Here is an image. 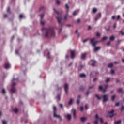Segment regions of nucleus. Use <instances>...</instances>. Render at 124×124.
<instances>
[{
    "mask_svg": "<svg viewBox=\"0 0 124 124\" xmlns=\"http://www.w3.org/2000/svg\"><path fill=\"white\" fill-rule=\"evenodd\" d=\"M95 118L97 119H98L99 118V117L98 116V114H96Z\"/></svg>",
    "mask_w": 124,
    "mask_h": 124,
    "instance_id": "obj_52",
    "label": "nucleus"
},
{
    "mask_svg": "<svg viewBox=\"0 0 124 124\" xmlns=\"http://www.w3.org/2000/svg\"><path fill=\"white\" fill-rule=\"evenodd\" d=\"M5 68L6 69H8V68H10V64H9V63H6L5 64Z\"/></svg>",
    "mask_w": 124,
    "mask_h": 124,
    "instance_id": "obj_13",
    "label": "nucleus"
},
{
    "mask_svg": "<svg viewBox=\"0 0 124 124\" xmlns=\"http://www.w3.org/2000/svg\"><path fill=\"white\" fill-rule=\"evenodd\" d=\"M47 58L51 59V56H50V52H48L47 54Z\"/></svg>",
    "mask_w": 124,
    "mask_h": 124,
    "instance_id": "obj_36",
    "label": "nucleus"
},
{
    "mask_svg": "<svg viewBox=\"0 0 124 124\" xmlns=\"http://www.w3.org/2000/svg\"><path fill=\"white\" fill-rule=\"evenodd\" d=\"M16 85V83L14 82L12 84V87L14 88V87H15V86Z\"/></svg>",
    "mask_w": 124,
    "mask_h": 124,
    "instance_id": "obj_34",
    "label": "nucleus"
},
{
    "mask_svg": "<svg viewBox=\"0 0 124 124\" xmlns=\"http://www.w3.org/2000/svg\"><path fill=\"white\" fill-rule=\"evenodd\" d=\"M86 120H87V118H86V117H81L80 118V121H81L82 122H85V121H86Z\"/></svg>",
    "mask_w": 124,
    "mask_h": 124,
    "instance_id": "obj_24",
    "label": "nucleus"
},
{
    "mask_svg": "<svg viewBox=\"0 0 124 124\" xmlns=\"http://www.w3.org/2000/svg\"><path fill=\"white\" fill-rule=\"evenodd\" d=\"M114 39H115V37L114 36H111L109 38V40H110V41H113V40H114Z\"/></svg>",
    "mask_w": 124,
    "mask_h": 124,
    "instance_id": "obj_25",
    "label": "nucleus"
},
{
    "mask_svg": "<svg viewBox=\"0 0 124 124\" xmlns=\"http://www.w3.org/2000/svg\"><path fill=\"white\" fill-rule=\"evenodd\" d=\"M120 19H121V16L120 15L117 16V21H118V20H120Z\"/></svg>",
    "mask_w": 124,
    "mask_h": 124,
    "instance_id": "obj_45",
    "label": "nucleus"
},
{
    "mask_svg": "<svg viewBox=\"0 0 124 124\" xmlns=\"http://www.w3.org/2000/svg\"><path fill=\"white\" fill-rule=\"evenodd\" d=\"M111 74H114L115 73V71L114 70H111Z\"/></svg>",
    "mask_w": 124,
    "mask_h": 124,
    "instance_id": "obj_51",
    "label": "nucleus"
},
{
    "mask_svg": "<svg viewBox=\"0 0 124 124\" xmlns=\"http://www.w3.org/2000/svg\"><path fill=\"white\" fill-rule=\"evenodd\" d=\"M108 37L106 36L103 37L102 39V41H104V40H106L107 39Z\"/></svg>",
    "mask_w": 124,
    "mask_h": 124,
    "instance_id": "obj_30",
    "label": "nucleus"
},
{
    "mask_svg": "<svg viewBox=\"0 0 124 124\" xmlns=\"http://www.w3.org/2000/svg\"><path fill=\"white\" fill-rule=\"evenodd\" d=\"M95 40V38H93L91 40V43L93 47H95L94 51H98L100 50V47H96V44H97V41H94Z\"/></svg>",
    "mask_w": 124,
    "mask_h": 124,
    "instance_id": "obj_2",
    "label": "nucleus"
},
{
    "mask_svg": "<svg viewBox=\"0 0 124 124\" xmlns=\"http://www.w3.org/2000/svg\"><path fill=\"white\" fill-rule=\"evenodd\" d=\"M14 112L16 113H18V109L17 108H15L14 110H13Z\"/></svg>",
    "mask_w": 124,
    "mask_h": 124,
    "instance_id": "obj_31",
    "label": "nucleus"
},
{
    "mask_svg": "<svg viewBox=\"0 0 124 124\" xmlns=\"http://www.w3.org/2000/svg\"><path fill=\"white\" fill-rule=\"evenodd\" d=\"M115 18H116V17L114 16H112V20H115Z\"/></svg>",
    "mask_w": 124,
    "mask_h": 124,
    "instance_id": "obj_61",
    "label": "nucleus"
},
{
    "mask_svg": "<svg viewBox=\"0 0 124 124\" xmlns=\"http://www.w3.org/2000/svg\"><path fill=\"white\" fill-rule=\"evenodd\" d=\"M2 93H3V94H5V90L4 89H3L2 90Z\"/></svg>",
    "mask_w": 124,
    "mask_h": 124,
    "instance_id": "obj_35",
    "label": "nucleus"
},
{
    "mask_svg": "<svg viewBox=\"0 0 124 124\" xmlns=\"http://www.w3.org/2000/svg\"><path fill=\"white\" fill-rule=\"evenodd\" d=\"M80 104V100L79 99H78L77 100V104Z\"/></svg>",
    "mask_w": 124,
    "mask_h": 124,
    "instance_id": "obj_37",
    "label": "nucleus"
},
{
    "mask_svg": "<svg viewBox=\"0 0 124 124\" xmlns=\"http://www.w3.org/2000/svg\"><path fill=\"white\" fill-rule=\"evenodd\" d=\"M85 109L86 110H88V105H85Z\"/></svg>",
    "mask_w": 124,
    "mask_h": 124,
    "instance_id": "obj_62",
    "label": "nucleus"
},
{
    "mask_svg": "<svg viewBox=\"0 0 124 124\" xmlns=\"http://www.w3.org/2000/svg\"><path fill=\"white\" fill-rule=\"evenodd\" d=\"M93 88V85H92L91 86L89 87V90H91V89Z\"/></svg>",
    "mask_w": 124,
    "mask_h": 124,
    "instance_id": "obj_54",
    "label": "nucleus"
},
{
    "mask_svg": "<svg viewBox=\"0 0 124 124\" xmlns=\"http://www.w3.org/2000/svg\"><path fill=\"white\" fill-rule=\"evenodd\" d=\"M80 111L81 112H83V111H84V107H80Z\"/></svg>",
    "mask_w": 124,
    "mask_h": 124,
    "instance_id": "obj_47",
    "label": "nucleus"
},
{
    "mask_svg": "<svg viewBox=\"0 0 124 124\" xmlns=\"http://www.w3.org/2000/svg\"><path fill=\"white\" fill-rule=\"evenodd\" d=\"M72 113L73 114V118L74 119L76 118V110H75L74 108H73L72 109Z\"/></svg>",
    "mask_w": 124,
    "mask_h": 124,
    "instance_id": "obj_11",
    "label": "nucleus"
},
{
    "mask_svg": "<svg viewBox=\"0 0 124 124\" xmlns=\"http://www.w3.org/2000/svg\"><path fill=\"white\" fill-rule=\"evenodd\" d=\"M115 98H116V95H113L112 96H111V100H112V101H114Z\"/></svg>",
    "mask_w": 124,
    "mask_h": 124,
    "instance_id": "obj_26",
    "label": "nucleus"
},
{
    "mask_svg": "<svg viewBox=\"0 0 124 124\" xmlns=\"http://www.w3.org/2000/svg\"><path fill=\"white\" fill-rule=\"evenodd\" d=\"M87 56V53H84L81 54V59L82 60H85V58H86Z\"/></svg>",
    "mask_w": 124,
    "mask_h": 124,
    "instance_id": "obj_14",
    "label": "nucleus"
},
{
    "mask_svg": "<svg viewBox=\"0 0 124 124\" xmlns=\"http://www.w3.org/2000/svg\"><path fill=\"white\" fill-rule=\"evenodd\" d=\"M100 122L102 124L103 123V120L102 118H100Z\"/></svg>",
    "mask_w": 124,
    "mask_h": 124,
    "instance_id": "obj_55",
    "label": "nucleus"
},
{
    "mask_svg": "<svg viewBox=\"0 0 124 124\" xmlns=\"http://www.w3.org/2000/svg\"><path fill=\"white\" fill-rule=\"evenodd\" d=\"M65 8L67 9V14H68V12H69V6H68V4H65Z\"/></svg>",
    "mask_w": 124,
    "mask_h": 124,
    "instance_id": "obj_15",
    "label": "nucleus"
},
{
    "mask_svg": "<svg viewBox=\"0 0 124 124\" xmlns=\"http://www.w3.org/2000/svg\"><path fill=\"white\" fill-rule=\"evenodd\" d=\"M108 87V84L106 85L104 87H102V86L100 85L99 87V89L100 91H102L103 93H105L106 92V90H107V88Z\"/></svg>",
    "mask_w": 124,
    "mask_h": 124,
    "instance_id": "obj_5",
    "label": "nucleus"
},
{
    "mask_svg": "<svg viewBox=\"0 0 124 124\" xmlns=\"http://www.w3.org/2000/svg\"><path fill=\"white\" fill-rule=\"evenodd\" d=\"M113 66H114V65L113 64V63H111L108 65V67L112 68V67H113Z\"/></svg>",
    "mask_w": 124,
    "mask_h": 124,
    "instance_id": "obj_22",
    "label": "nucleus"
},
{
    "mask_svg": "<svg viewBox=\"0 0 124 124\" xmlns=\"http://www.w3.org/2000/svg\"><path fill=\"white\" fill-rule=\"evenodd\" d=\"M88 41V39H86L85 40H84L83 41V42L84 43H85V42H87Z\"/></svg>",
    "mask_w": 124,
    "mask_h": 124,
    "instance_id": "obj_53",
    "label": "nucleus"
},
{
    "mask_svg": "<svg viewBox=\"0 0 124 124\" xmlns=\"http://www.w3.org/2000/svg\"><path fill=\"white\" fill-rule=\"evenodd\" d=\"M96 97H97V98H98V99H101V97H99V96H98V95H95Z\"/></svg>",
    "mask_w": 124,
    "mask_h": 124,
    "instance_id": "obj_38",
    "label": "nucleus"
},
{
    "mask_svg": "<svg viewBox=\"0 0 124 124\" xmlns=\"http://www.w3.org/2000/svg\"><path fill=\"white\" fill-rule=\"evenodd\" d=\"M70 53H71V59H72V60H73V59L75 58V50H71Z\"/></svg>",
    "mask_w": 124,
    "mask_h": 124,
    "instance_id": "obj_6",
    "label": "nucleus"
},
{
    "mask_svg": "<svg viewBox=\"0 0 124 124\" xmlns=\"http://www.w3.org/2000/svg\"><path fill=\"white\" fill-rule=\"evenodd\" d=\"M114 110H112L110 111H108V114H109V118H113L114 116H115V114H114Z\"/></svg>",
    "mask_w": 124,
    "mask_h": 124,
    "instance_id": "obj_8",
    "label": "nucleus"
},
{
    "mask_svg": "<svg viewBox=\"0 0 124 124\" xmlns=\"http://www.w3.org/2000/svg\"><path fill=\"white\" fill-rule=\"evenodd\" d=\"M103 102L108 101V94L104 95L103 96Z\"/></svg>",
    "mask_w": 124,
    "mask_h": 124,
    "instance_id": "obj_10",
    "label": "nucleus"
},
{
    "mask_svg": "<svg viewBox=\"0 0 124 124\" xmlns=\"http://www.w3.org/2000/svg\"><path fill=\"white\" fill-rule=\"evenodd\" d=\"M109 81H110V78H108L106 80V83H108V82H109Z\"/></svg>",
    "mask_w": 124,
    "mask_h": 124,
    "instance_id": "obj_46",
    "label": "nucleus"
},
{
    "mask_svg": "<svg viewBox=\"0 0 124 124\" xmlns=\"http://www.w3.org/2000/svg\"><path fill=\"white\" fill-rule=\"evenodd\" d=\"M92 11L93 13H96V12H97V9L96 8H94L93 9Z\"/></svg>",
    "mask_w": 124,
    "mask_h": 124,
    "instance_id": "obj_20",
    "label": "nucleus"
},
{
    "mask_svg": "<svg viewBox=\"0 0 124 124\" xmlns=\"http://www.w3.org/2000/svg\"><path fill=\"white\" fill-rule=\"evenodd\" d=\"M2 124H7V122H6V121H5V120H3L2 121Z\"/></svg>",
    "mask_w": 124,
    "mask_h": 124,
    "instance_id": "obj_39",
    "label": "nucleus"
},
{
    "mask_svg": "<svg viewBox=\"0 0 124 124\" xmlns=\"http://www.w3.org/2000/svg\"><path fill=\"white\" fill-rule=\"evenodd\" d=\"M93 63L91 64L92 66H94L95 65V63H96V62L95 61H93Z\"/></svg>",
    "mask_w": 124,
    "mask_h": 124,
    "instance_id": "obj_28",
    "label": "nucleus"
},
{
    "mask_svg": "<svg viewBox=\"0 0 124 124\" xmlns=\"http://www.w3.org/2000/svg\"><path fill=\"white\" fill-rule=\"evenodd\" d=\"M96 35L97 37H98L100 36V33L99 32H97Z\"/></svg>",
    "mask_w": 124,
    "mask_h": 124,
    "instance_id": "obj_41",
    "label": "nucleus"
},
{
    "mask_svg": "<svg viewBox=\"0 0 124 124\" xmlns=\"http://www.w3.org/2000/svg\"><path fill=\"white\" fill-rule=\"evenodd\" d=\"M53 10L54 11H55V12L56 13H57V15H58L59 16H60V17H56L57 20H58V22L59 24H61V27H63V24H62L61 22V21H62V15H61V14L59 13V12L57 11L56 10V9L54 8L53 9Z\"/></svg>",
    "mask_w": 124,
    "mask_h": 124,
    "instance_id": "obj_3",
    "label": "nucleus"
},
{
    "mask_svg": "<svg viewBox=\"0 0 124 124\" xmlns=\"http://www.w3.org/2000/svg\"><path fill=\"white\" fill-rule=\"evenodd\" d=\"M65 93L67 94V90H68V84L65 83L64 85Z\"/></svg>",
    "mask_w": 124,
    "mask_h": 124,
    "instance_id": "obj_9",
    "label": "nucleus"
},
{
    "mask_svg": "<svg viewBox=\"0 0 124 124\" xmlns=\"http://www.w3.org/2000/svg\"><path fill=\"white\" fill-rule=\"evenodd\" d=\"M120 105V103L117 102L115 104V106H119Z\"/></svg>",
    "mask_w": 124,
    "mask_h": 124,
    "instance_id": "obj_56",
    "label": "nucleus"
},
{
    "mask_svg": "<svg viewBox=\"0 0 124 124\" xmlns=\"http://www.w3.org/2000/svg\"><path fill=\"white\" fill-rule=\"evenodd\" d=\"M117 27V23H114L113 24V29H115Z\"/></svg>",
    "mask_w": 124,
    "mask_h": 124,
    "instance_id": "obj_50",
    "label": "nucleus"
},
{
    "mask_svg": "<svg viewBox=\"0 0 124 124\" xmlns=\"http://www.w3.org/2000/svg\"><path fill=\"white\" fill-rule=\"evenodd\" d=\"M78 12H79V10L74 11L73 13V15L74 16H75V15H77V14H78Z\"/></svg>",
    "mask_w": 124,
    "mask_h": 124,
    "instance_id": "obj_18",
    "label": "nucleus"
},
{
    "mask_svg": "<svg viewBox=\"0 0 124 124\" xmlns=\"http://www.w3.org/2000/svg\"><path fill=\"white\" fill-rule=\"evenodd\" d=\"M81 22V20L80 19H78L77 20V23H79Z\"/></svg>",
    "mask_w": 124,
    "mask_h": 124,
    "instance_id": "obj_59",
    "label": "nucleus"
},
{
    "mask_svg": "<svg viewBox=\"0 0 124 124\" xmlns=\"http://www.w3.org/2000/svg\"><path fill=\"white\" fill-rule=\"evenodd\" d=\"M94 124H98V121L97 120H95Z\"/></svg>",
    "mask_w": 124,
    "mask_h": 124,
    "instance_id": "obj_57",
    "label": "nucleus"
},
{
    "mask_svg": "<svg viewBox=\"0 0 124 124\" xmlns=\"http://www.w3.org/2000/svg\"><path fill=\"white\" fill-rule=\"evenodd\" d=\"M73 103V99H71L69 101L68 104L69 105H71Z\"/></svg>",
    "mask_w": 124,
    "mask_h": 124,
    "instance_id": "obj_23",
    "label": "nucleus"
},
{
    "mask_svg": "<svg viewBox=\"0 0 124 124\" xmlns=\"http://www.w3.org/2000/svg\"><path fill=\"white\" fill-rule=\"evenodd\" d=\"M42 31H45V33L43 34V37L45 38H51V37H55V31L52 27L48 28H42Z\"/></svg>",
    "mask_w": 124,
    "mask_h": 124,
    "instance_id": "obj_1",
    "label": "nucleus"
},
{
    "mask_svg": "<svg viewBox=\"0 0 124 124\" xmlns=\"http://www.w3.org/2000/svg\"><path fill=\"white\" fill-rule=\"evenodd\" d=\"M121 123H122V121L119 120V121H118L115 122H114V124H121Z\"/></svg>",
    "mask_w": 124,
    "mask_h": 124,
    "instance_id": "obj_27",
    "label": "nucleus"
},
{
    "mask_svg": "<svg viewBox=\"0 0 124 124\" xmlns=\"http://www.w3.org/2000/svg\"><path fill=\"white\" fill-rule=\"evenodd\" d=\"M101 17V13H99L97 15V16L95 18V21H97V20H98V19H100Z\"/></svg>",
    "mask_w": 124,
    "mask_h": 124,
    "instance_id": "obj_12",
    "label": "nucleus"
},
{
    "mask_svg": "<svg viewBox=\"0 0 124 124\" xmlns=\"http://www.w3.org/2000/svg\"><path fill=\"white\" fill-rule=\"evenodd\" d=\"M11 92L12 93H14L16 92V89L15 87H12V88L11 89Z\"/></svg>",
    "mask_w": 124,
    "mask_h": 124,
    "instance_id": "obj_16",
    "label": "nucleus"
},
{
    "mask_svg": "<svg viewBox=\"0 0 124 124\" xmlns=\"http://www.w3.org/2000/svg\"><path fill=\"white\" fill-rule=\"evenodd\" d=\"M82 68H83V65H80L78 67L79 70H81V69H82Z\"/></svg>",
    "mask_w": 124,
    "mask_h": 124,
    "instance_id": "obj_42",
    "label": "nucleus"
},
{
    "mask_svg": "<svg viewBox=\"0 0 124 124\" xmlns=\"http://www.w3.org/2000/svg\"><path fill=\"white\" fill-rule=\"evenodd\" d=\"M120 33L122 35H124V32H123V30L120 31Z\"/></svg>",
    "mask_w": 124,
    "mask_h": 124,
    "instance_id": "obj_48",
    "label": "nucleus"
},
{
    "mask_svg": "<svg viewBox=\"0 0 124 124\" xmlns=\"http://www.w3.org/2000/svg\"><path fill=\"white\" fill-rule=\"evenodd\" d=\"M66 118L68 119V121H70L71 120V115L68 114L66 115Z\"/></svg>",
    "mask_w": 124,
    "mask_h": 124,
    "instance_id": "obj_17",
    "label": "nucleus"
},
{
    "mask_svg": "<svg viewBox=\"0 0 124 124\" xmlns=\"http://www.w3.org/2000/svg\"><path fill=\"white\" fill-rule=\"evenodd\" d=\"M45 8H44V6H41L40 9H39V11H41V10H44V9H45Z\"/></svg>",
    "mask_w": 124,
    "mask_h": 124,
    "instance_id": "obj_32",
    "label": "nucleus"
},
{
    "mask_svg": "<svg viewBox=\"0 0 124 124\" xmlns=\"http://www.w3.org/2000/svg\"><path fill=\"white\" fill-rule=\"evenodd\" d=\"M79 77L81 78H83L84 77H86V75L85 74L82 73L79 75Z\"/></svg>",
    "mask_w": 124,
    "mask_h": 124,
    "instance_id": "obj_21",
    "label": "nucleus"
},
{
    "mask_svg": "<svg viewBox=\"0 0 124 124\" xmlns=\"http://www.w3.org/2000/svg\"><path fill=\"white\" fill-rule=\"evenodd\" d=\"M23 18H24V15L23 14H20L19 15V19H23Z\"/></svg>",
    "mask_w": 124,
    "mask_h": 124,
    "instance_id": "obj_29",
    "label": "nucleus"
},
{
    "mask_svg": "<svg viewBox=\"0 0 124 124\" xmlns=\"http://www.w3.org/2000/svg\"><path fill=\"white\" fill-rule=\"evenodd\" d=\"M56 3H57V4H58V5H60V4L61 3V2L60 1V0H57L56 1Z\"/></svg>",
    "mask_w": 124,
    "mask_h": 124,
    "instance_id": "obj_40",
    "label": "nucleus"
},
{
    "mask_svg": "<svg viewBox=\"0 0 124 124\" xmlns=\"http://www.w3.org/2000/svg\"><path fill=\"white\" fill-rule=\"evenodd\" d=\"M7 11L8 12V13H11V12H10V7H8V9L7 10Z\"/></svg>",
    "mask_w": 124,
    "mask_h": 124,
    "instance_id": "obj_33",
    "label": "nucleus"
},
{
    "mask_svg": "<svg viewBox=\"0 0 124 124\" xmlns=\"http://www.w3.org/2000/svg\"><path fill=\"white\" fill-rule=\"evenodd\" d=\"M16 54H19V50H16Z\"/></svg>",
    "mask_w": 124,
    "mask_h": 124,
    "instance_id": "obj_60",
    "label": "nucleus"
},
{
    "mask_svg": "<svg viewBox=\"0 0 124 124\" xmlns=\"http://www.w3.org/2000/svg\"><path fill=\"white\" fill-rule=\"evenodd\" d=\"M89 93H90V92L87 91V93H86V95H89Z\"/></svg>",
    "mask_w": 124,
    "mask_h": 124,
    "instance_id": "obj_58",
    "label": "nucleus"
},
{
    "mask_svg": "<svg viewBox=\"0 0 124 124\" xmlns=\"http://www.w3.org/2000/svg\"><path fill=\"white\" fill-rule=\"evenodd\" d=\"M40 17L41 18V19H40L41 24H42L43 26H44V24H45V23L44 22V21H42V19H43V17H44V14H42V15H40Z\"/></svg>",
    "mask_w": 124,
    "mask_h": 124,
    "instance_id": "obj_7",
    "label": "nucleus"
},
{
    "mask_svg": "<svg viewBox=\"0 0 124 124\" xmlns=\"http://www.w3.org/2000/svg\"><path fill=\"white\" fill-rule=\"evenodd\" d=\"M110 44H111V41H109L107 43L108 46H109Z\"/></svg>",
    "mask_w": 124,
    "mask_h": 124,
    "instance_id": "obj_49",
    "label": "nucleus"
},
{
    "mask_svg": "<svg viewBox=\"0 0 124 124\" xmlns=\"http://www.w3.org/2000/svg\"><path fill=\"white\" fill-rule=\"evenodd\" d=\"M56 98H57V100H60V99H61V97L60 95H58L57 96Z\"/></svg>",
    "mask_w": 124,
    "mask_h": 124,
    "instance_id": "obj_44",
    "label": "nucleus"
},
{
    "mask_svg": "<svg viewBox=\"0 0 124 124\" xmlns=\"http://www.w3.org/2000/svg\"><path fill=\"white\" fill-rule=\"evenodd\" d=\"M57 110V108L56 106L53 107V113H54V117L55 118H59L60 119V121H62V117L60 115H57V111H56Z\"/></svg>",
    "mask_w": 124,
    "mask_h": 124,
    "instance_id": "obj_4",
    "label": "nucleus"
},
{
    "mask_svg": "<svg viewBox=\"0 0 124 124\" xmlns=\"http://www.w3.org/2000/svg\"><path fill=\"white\" fill-rule=\"evenodd\" d=\"M67 17V16H65L64 17V18H63V20H66Z\"/></svg>",
    "mask_w": 124,
    "mask_h": 124,
    "instance_id": "obj_63",
    "label": "nucleus"
},
{
    "mask_svg": "<svg viewBox=\"0 0 124 124\" xmlns=\"http://www.w3.org/2000/svg\"><path fill=\"white\" fill-rule=\"evenodd\" d=\"M124 106L123 105L121 107V111L122 112L123 111V110H124Z\"/></svg>",
    "mask_w": 124,
    "mask_h": 124,
    "instance_id": "obj_43",
    "label": "nucleus"
},
{
    "mask_svg": "<svg viewBox=\"0 0 124 124\" xmlns=\"http://www.w3.org/2000/svg\"><path fill=\"white\" fill-rule=\"evenodd\" d=\"M117 92L118 93H124V91H123V88H121L117 90Z\"/></svg>",
    "mask_w": 124,
    "mask_h": 124,
    "instance_id": "obj_19",
    "label": "nucleus"
},
{
    "mask_svg": "<svg viewBox=\"0 0 124 124\" xmlns=\"http://www.w3.org/2000/svg\"><path fill=\"white\" fill-rule=\"evenodd\" d=\"M80 89L82 91V90H83V89H84V87L83 86H80Z\"/></svg>",
    "mask_w": 124,
    "mask_h": 124,
    "instance_id": "obj_64",
    "label": "nucleus"
}]
</instances>
